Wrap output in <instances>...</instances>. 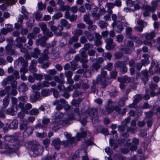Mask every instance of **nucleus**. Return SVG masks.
<instances>
[{"label":"nucleus","instance_id":"nucleus-1","mask_svg":"<svg viewBox=\"0 0 160 160\" xmlns=\"http://www.w3.org/2000/svg\"><path fill=\"white\" fill-rule=\"evenodd\" d=\"M66 140L61 142L58 138H56L52 142V145L55 149L58 150L60 148V146L62 145L65 147H70L73 144L76 143L75 137H72V135L67 132L64 133Z\"/></svg>","mask_w":160,"mask_h":160},{"label":"nucleus","instance_id":"nucleus-2","mask_svg":"<svg viewBox=\"0 0 160 160\" xmlns=\"http://www.w3.org/2000/svg\"><path fill=\"white\" fill-rule=\"evenodd\" d=\"M105 109L108 114L112 113L114 110L119 114L123 115L125 114L126 112V108L122 110L119 106L115 105V102L110 99H109L107 101V104L105 106Z\"/></svg>","mask_w":160,"mask_h":160},{"label":"nucleus","instance_id":"nucleus-3","mask_svg":"<svg viewBox=\"0 0 160 160\" xmlns=\"http://www.w3.org/2000/svg\"><path fill=\"white\" fill-rule=\"evenodd\" d=\"M38 26L41 28L44 35L42 37V38L44 40H47L48 37H51L53 36L52 33L49 31L47 27L46 24L43 22L39 23Z\"/></svg>","mask_w":160,"mask_h":160},{"label":"nucleus","instance_id":"nucleus-4","mask_svg":"<svg viewBox=\"0 0 160 160\" xmlns=\"http://www.w3.org/2000/svg\"><path fill=\"white\" fill-rule=\"evenodd\" d=\"M151 4L152 6L148 5L144 7V8L145 10L143 12L144 17H146L149 16L150 15L149 12L153 13L155 11L158 4L156 2H152Z\"/></svg>","mask_w":160,"mask_h":160},{"label":"nucleus","instance_id":"nucleus-5","mask_svg":"<svg viewBox=\"0 0 160 160\" xmlns=\"http://www.w3.org/2000/svg\"><path fill=\"white\" fill-rule=\"evenodd\" d=\"M19 127L21 130H24V133L26 132L28 135L31 134L33 132V130L31 127L28 126V121L25 119L21 121Z\"/></svg>","mask_w":160,"mask_h":160},{"label":"nucleus","instance_id":"nucleus-6","mask_svg":"<svg viewBox=\"0 0 160 160\" xmlns=\"http://www.w3.org/2000/svg\"><path fill=\"white\" fill-rule=\"evenodd\" d=\"M142 37H144L145 40L144 42L145 45H148L151 44V41L156 37V33L154 31H152L150 33L146 32L143 34H141Z\"/></svg>","mask_w":160,"mask_h":160},{"label":"nucleus","instance_id":"nucleus-7","mask_svg":"<svg viewBox=\"0 0 160 160\" xmlns=\"http://www.w3.org/2000/svg\"><path fill=\"white\" fill-rule=\"evenodd\" d=\"M126 65V62L125 61H118L115 63L114 66L116 68H119L120 71L122 72L125 73L128 70Z\"/></svg>","mask_w":160,"mask_h":160},{"label":"nucleus","instance_id":"nucleus-8","mask_svg":"<svg viewBox=\"0 0 160 160\" xmlns=\"http://www.w3.org/2000/svg\"><path fill=\"white\" fill-rule=\"evenodd\" d=\"M88 115L92 120V122H97L98 121V115L97 109H90L88 111Z\"/></svg>","mask_w":160,"mask_h":160},{"label":"nucleus","instance_id":"nucleus-9","mask_svg":"<svg viewBox=\"0 0 160 160\" xmlns=\"http://www.w3.org/2000/svg\"><path fill=\"white\" fill-rule=\"evenodd\" d=\"M31 149L34 153L38 155L41 154L43 150L42 147L38 144L32 145Z\"/></svg>","mask_w":160,"mask_h":160},{"label":"nucleus","instance_id":"nucleus-10","mask_svg":"<svg viewBox=\"0 0 160 160\" xmlns=\"http://www.w3.org/2000/svg\"><path fill=\"white\" fill-rule=\"evenodd\" d=\"M26 41V38L24 37H18L15 40V45L18 48H21L23 46V43Z\"/></svg>","mask_w":160,"mask_h":160},{"label":"nucleus","instance_id":"nucleus-11","mask_svg":"<svg viewBox=\"0 0 160 160\" xmlns=\"http://www.w3.org/2000/svg\"><path fill=\"white\" fill-rule=\"evenodd\" d=\"M159 65L157 61L152 60V62L151 66L149 69V72L150 74L153 75L157 72L158 70V67Z\"/></svg>","mask_w":160,"mask_h":160},{"label":"nucleus","instance_id":"nucleus-12","mask_svg":"<svg viewBox=\"0 0 160 160\" xmlns=\"http://www.w3.org/2000/svg\"><path fill=\"white\" fill-rule=\"evenodd\" d=\"M0 148H4L5 150L3 151H1V153H4L5 152L11 153L13 151L12 149L8 146L7 143L4 142H2L1 141H0Z\"/></svg>","mask_w":160,"mask_h":160},{"label":"nucleus","instance_id":"nucleus-13","mask_svg":"<svg viewBox=\"0 0 160 160\" xmlns=\"http://www.w3.org/2000/svg\"><path fill=\"white\" fill-rule=\"evenodd\" d=\"M96 80V83L101 84L103 88H105L108 85L106 79L103 78L100 75H98Z\"/></svg>","mask_w":160,"mask_h":160},{"label":"nucleus","instance_id":"nucleus-14","mask_svg":"<svg viewBox=\"0 0 160 160\" xmlns=\"http://www.w3.org/2000/svg\"><path fill=\"white\" fill-rule=\"evenodd\" d=\"M139 141L138 139L134 138L132 140V143L133 144L130 146V149L131 151H135L137 148L138 145L139 144Z\"/></svg>","mask_w":160,"mask_h":160},{"label":"nucleus","instance_id":"nucleus-15","mask_svg":"<svg viewBox=\"0 0 160 160\" xmlns=\"http://www.w3.org/2000/svg\"><path fill=\"white\" fill-rule=\"evenodd\" d=\"M106 43V49L108 50H111L113 45V39L111 38H109L105 40Z\"/></svg>","mask_w":160,"mask_h":160},{"label":"nucleus","instance_id":"nucleus-16","mask_svg":"<svg viewBox=\"0 0 160 160\" xmlns=\"http://www.w3.org/2000/svg\"><path fill=\"white\" fill-rule=\"evenodd\" d=\"M18 122L16 119L13 120L9 124L8 128L10 129H16L18 127Z\"/></svg>","mask_w":160,"mask_h":160},{"label":"nucleus","instance_id":"nucleus-17","mask_svg":"<svg viewBox=\"0 0 160 160\" xmlns=\"http://www.w3.org/2000/svg\"><path fill=\"white\" fill-rule=\"evenodd\" d=\"M11 87L10 86L6 87L4 89L0 91V96L3 97L5 94H7L8 95L10 94Z\"/></svg>","mask_w":160,"mask_h":160},{"label":"nucleus","instance_id":"nucleus-18","mask_svg":"<svg viewBox=\"0 0 160 160\" xmlns=\"http://www.w3.org/2000/svg\"><path fill=\"white\" fill-rule=\"evenodd\" d=\"M73 119L78 120H79V118H76L75 117H74L73 115L71 114L69 116L67 119L64 120L63 121V122L66 124H69L72 123V121Z\"/></svg>","mask_w":160,"mask_h":160},{"label":"nucleus","instance_id":"nucleus-19","mask_svg":"<svg viewBox=\"0 0 160 160\" xmlns=\"http://www.w3.org/2000/svg\"><path fill=\"white\" fill-rule=\"evenodd\" d=\"M18 138L17 136H6L4 137L5 140L7 142H13L18 140Z\"/></svg>","mask_w":160,"mask_h":160},{"label":"nucleus","instance_id":"nucleus-20","mask_svg":"<svg viewBox=\"0 0 160 160\" xmlns=\"http://www.w3.org/2000/svg\"><path fill=\"white\" fill-rule=\"evenodd\" d=\"M13 79V77L11 75L8 76L6 78H4L1 82L2 85L5 86L9 83V82L12 81Z\"/></svg>","mask_w":160,"mask_h":160},{"label":"nucleus","instance_id":"nucleus-21","mask_svg":"<svg viewBox=\"0 0 160 160\" xmlns=\"http://www.w3.org/2000/svg\"><path fill=\"white\" fill-rule=\"evenodd\" d=\"M116 25L117 26V29L116 30L117 32L118 33L121 32L123 29L122 25L121 23L118 24L117 23L116 24V22H114L112 24V26L113 28H114L115 27Z\"/></svg>","mask_w":160,"mask_h":160},{"label":"nucleus","instance_id":"nucleus-22","mask_svg":"<svg viewBox=\"0 0 160 160\" xmlns=\"http://www.w3.org/2000/svg\"><path fill=\"white\" fill-rule=\"evenodd\" d=\"M6 52L9 55H12L15 53L14 50L12 48L11 45H8L5 47Z\"/></svg>","mask_w":160,"mask_h":160},{"label":"nucleus","instance_id":"nucleus-23","mask_svg":"<svg viewBox=\"0 0 160 160\" xmlns=\"http://www.w3.org/2000/svg\"><path fill=\"white\" fill-rule=\"evenodd\" d=\"M118 81L121 82L128 83L131 81V79L129 77L125 76L123 78H118Z\"/></svg>","mask_w":160,"mask_h":160},{"label":"nucleus","instance_id":"nucleus-24","mask_svg":"<svg viewBox=\"0 0 160 160\" xmlns=\"http://www.w3.org/2000/svg\"><path fill=\"white\" fill-rule=\"evenodd\" d=\"M60 23L63 27H65L66 28L69 29L71 26L70 23H68V21L65 19H62L60 20Z\"/></svg>","mask_w":160,"mask_h":160},{"label":"nucleus","instance_id":"nucleus-25","mask_svg":"<svg viewBox=\"0 0 160 160\" xmlns=\"http://www.w3.org/2000/svg\"><path fill=\"white\" fill-rule=\"evenodd\" d=\"M63 116L64 115L62 113L59 112L58 113H56V115L54 118V121H53V122L55 123L60 121Z\"/></svg>","mask_w":160,"mask_h":160},{"label":"nucleus","instance_id":"nucleus-26","mask_svg":"<svg viewBox=\"0 0 160 160\" xmlns=\"http://www.w3.org/2000/svg\"><path fill=\"white\" fill-rule=\"evenodd\" d=\"M84 34L89 41L93 40L94 37L92 33L88 31H85L83 32Z\"/></svg>","mask_w":160,"mask_h":160},{"label":"nucleus","instance_id":"nucleus-27","mask_svg":"<svg viewBox=\"0 0 160 160\" xmlns=\"http://www.w3.org/2000/svg\"><path fill=\"white\" fill-rule=\"evenodd\" d=\"M86 135V132L85 131L77 133L76 136V140L77 141H80L81 138H85Z\"/></svg>","mask_w":160,"mask_h":160},{"label":"nucleus","instance_id":"nucleus-28","mask_svg":"<svg viewBox=\"0 0 160 160\" xmlns=\"http://www.w3.org/2000/svg\"><path fill=\"white\" fill-rule=\"evenodd\" d=\"M40 95L39 92H36L35 93V95H34V97H31L30 101L32 102H34L37 101L38 99L40 98Z\"/></svg>","mask_w":160,"mask_h":160},{"label":"nucleus","instance_id":"nucleus-29","mask_svg":"<svg viewBox=\"0 0 160 160\" xmlns=\"http://www.w3.org/2000/svg\"><path fill=\"white\" fill-rule=\"evenodd\" d=\"M51 93V91L49 89H44L42 90L41 94L44 97L49 96Z\"/></svg>","mask_w":160,"mask_h":160},{"label":"nucleus","instance_id":"nucleus-30","mask_svg":"<svg viewBox=\"0 0 160 160\" xmlns=\"http://www.w3.org/2000/svg\"><path fill=\"white\" fill-rule=\"evenodd\" d=\"M52 105H56V109L57 111H59L62 109L63 108V106L60 103H59L58 101H55L52 103Z\"/></svg>","mask_w":160,"mask_h":160},{"label":"nucleus","instance_id":"nucleus-31","mask_svg":"<svg viewBox=\"0 0 160 160\" xmlns=\"http://www.w3.org/2000/svg\"><path fill=\"white\" fill-rule=\"evenodd\" d=\"M78 37L76 35H74L70 38L68 42V43L69 45H71L72 44L73 42L78 41Z\"/></svg>","mask_w":160,"mask_h":160},{"label":"nucleus","instance_id":"nucleus-32","mask_svg":"<svg viewBox=\"0 0 160 160\" xmlns=\"http://www.w3.org/2000/svg\"><path fill=\"white\" fill-rule=\"evenodd\" d=\"M128 99V96L122 98L118 101V105L120 106L123 107L125 105V102H126V100Z\"/></svg>","mask_w":160,"mask_h":160},{"label":"nucleus","instance_id":"nucleus-33","mask_svg":"<svg viewBox=\"0 0 160 160\" xmlns=\"http://www.w3.org/2000/svg\"><path fill=\"white\" fill-rule=\"evenodd\" d=\"M83 20L87 24H91L92 21L90 20V17L88 14H86L83 16Z\"/></svg>","mask_w":160,"mask_h":160},{"label":"nucleus","instance_id":"nucleus-34","mask_svg":"<svg viewBox=\"0 0 160 160\" xmlns=\"http://www.w3.org/2000/svg\"><path fill=\"white\" fill-rule=\"evenodd\" d=\"M19 90L20 91L24 92L28 89V88L26 84L23 83L19 86Z\"/></svg>","mask_w":160,"mask_h":160},{"label":"nucleus","instance_id":"nucleus-35","mask_svg":"<svg viewBox=\"0 0 160 160\" xmlns=\"http://www.w3.org/2000/svg\"><path fill=\"white\" fill-rule=\"evenodd\" d=\"M108 23L104 21H100L98 22V26L102 28H105L108 26Z\"/></svg>","mask_w":160,"mask_h":160},{"label":"nucleus","instance_id":"nucleus-36","mask_svg":"<svg viewBox=\"0 0 160 160\" xmlns=\"http://www.w3.org/2000/svg\"><path fill=\"white\" fill-rule=\"evenodd\" d=\"M33 76L35 79L41 81L43 79V76L41 74L34 73Z\"/></svg>","mask_w":160,"mask_h":160},{"label":"nucleus","instance_id":"nucleus-37","mask_svg":"<svg viewBox=\"0 0 160 160\" xmlns=\"http://www.w3.org/2000/svg\"><path fill=\"white\" fill-rule=\"evenodd\" d=\"M28 66L27 63H25L22 68L20 70V72L21 74H25L28 71V69L26 68Z\"/></svg>","mask_w":160,"mask_h":160},{"label":"nucleus","instance_id":"nucleus-38","mask_svg":"<svg viewBox=\"0 0 160 160\" xmlns=\"http://www.w3.org/2000/svg\"><path fill=\"white\" fill-rule=\"evenodd\" d=\"M38 9L39 10L42 11L46 8V5L45 4H43L41 2H39L38 3Z\"/></svg>","mask_w":160,"mask_h":160},{"label":"nucleus","instance_id":"nucleus-39","mask_svg":"<svg viewBox=\"0 0 160 160\" xmlns=\"http://www.w3.org/2000/svg\"><path fill=\"white\" fill-rule=\"evenodd\" d=\"M39 113L38 109L36 108H33L29 111V113L32 115H37Z\"/></svg>","mask_w":160,"mask_h":160},{"label":"nucleus","instance_id":"nucleus-40","mask_svg":"<svg viewBox=\"0 0 160 160\" xmlns=\"http://www.w3.org/2000/svg\"><path fill=\"white\" fill-rule=\"evenodd\" d=\"M93 22L91 24H88V29L90 31H93L95 30L97 28V26L95 25H92Z\"/></svg>","mask_w":160,"mask_h":160},{"label":"nucleus","instance_id":"nucleus-41","mask_svg":"<svg viewBox=\"0 0 160 160\" xmlns=\"http://www.w3.org/2000/svg\"><path fill=\"white\" fill-rule=\"evenodd\" d=\"M40 52V51L39 49L38 48H36L34 49V52L32 53V55L35 58H37Z\"/></svg>","mask_w":160,"mask_h":160},{"label":"nucleus","instance_id":"nucleus-42","mask_svg":"<svg viewBox=\"0 0 160 160\" xmlns=\"http://www.w3.org/2000/svg\"><path fill=\"white\" fill-rule=\"evenodd\" d=\"M120 50L123 51L124 53L128 55L130 54L132 52V51L129 48H121Z\"/></svg>","mask_w":160,"mask_h":160},{"label":"nucleus","instance_id":"nucleus-43","mask_svg":"<svg viewBox=\"0 0 160 160\" xmlns=\"http://www.w3.org/2000/svg\"><path fill=\"white\" fill-rule=\"evenodd\" d=\"M134 98L133 102L134 103L137 104L141 100L142 97L140 95L137 94L134 96Z\"/></svg>","mask_w":160,"mask_h":160},{"label":"nucleus","instance_id":"nucleus-44","mask_svg":"<svg viewBox=\"0 0 160 160\" xmlns=\"http://www.w3.org/2000/svg\"><path fill=\"white\" fill-rule=\"evenodd\" d=\"M60 10L62 11H64L65 10L69 11L70 9V7L68 5H64L60 7Z\"/></svg>","mask_w":160,"mask_h":160},{"label":"nucleus","instance_id":"nucleus-45","mask_svg":"<svg viewBox=\"0 0 160 160\" xmlns=\"http://www.w3.org/2000/svg\"><path fill=\"white\" fill-rule=\"evenodd\" d=\"M92 67L93 69H95L97 71L100 68L101 65L96 62H95L92 65Z\"/></svg>","mask_w":160,"mask_h":160},{"label":"nucleus","instance_id":"nucleus-46","mask_svg":"<svg viewBox=\"0 0 160 160\" xmlns=\"http://www.w3.org/2000/svg\"><path fill=\"white\" fill-rule=\"evenodd\" d=\"M15 112V111H14L13 108V107L8 108L6 110V113L11 115H14Z\"/></svg>","mask_w":160,"mask_h":160},{"label":"nucleus","instance_id":"nucleus-47","mask_svg":"<svg viewBox=\"0 0 160 160\" xmlns=\"http://www.w3.org/2000/svg\"><path fill=\"white\" fill-rule=\"evenodd\" d=\"M124 43L125 46L129 47H132L134 46L133 42L131 41L124 40Z\"/></svg>","mask_w":160,"mask_h":160},{"label":"nucleus","instance_id":"nucleus-48","mask_svg":"<svg viewBox=\"0 0 160 160\" xmlns=\"http://www.w3.org/2000/svg\"><path fill=\"white\" fill-rule=\"evenodd\" d=\"M74 112L75 113L74 117H75L76 118H79V119L80 118L79 109V108H76L74 110Z\"/></svg>","mask_w":160,"mask_h":160},{"label":"nucleus","instance_id":"nucleus-49","mask_svg":"<svg viewBox=\"0 0 160 160\" xmlns=\"http://www.w3.org/2000/svg\"><path fill=\"white\" fill-rule=\"evenodd\" d=\"M9 103V99L7 97H5L3 99V105L4 108H6Z\"/></svg>","mask_w":160,"mask_h":160},{"label":"nucleus","instance_id":"nucleus-50","mask_svg":"<svg viewBox=\"0 0 160 160\" xmlns=\"http://www.w3.org/2000/svg\"><path fill=\"white\" fill-rule=\"evenodd\" d=\"M116 41L118 42H121L124 39V37L122 34L116 36Z\"/></svg>","mask_w":160,"mask_h":160},{"label":"nucleus","instance_id":"nucleus-51","mask_svg":"<svg viewBox=\"0 0 160 160\" xmlns=\"http://www.w3.org/2000/svg\"><path fill=\"white\" fill-rule=\"evenodd\" d=\"M102 56L104 58H106L109 60H110L111 59V58L112 57V55L109 52L103 53Z\"/></svg>","mask_w":160,"mask_h":160},{"label":"nucleus","instance_id":"nucleus-52","mask_svg":"<svg viewBox=\"0 0 160 160\" xmlns=\"http://www.w3.org/2000/svg\"><path fill=\"white\" fill-rule=\"evenodd\" d=\"M113 67L112 64L111 62H109L105 66L104 68L108 71H111Z\"/></svg>","mask_w":160,"mask_h":160},{"label":"nucleus","instance_id":"nucleus-53","mask_svg":"<svg viewBox=\"0 0 160 160\" xmlns=\"http://www.w3.org/2000/svg\"><path fill=\"white\" fill-rule=\"evenodd\" d=\"M62 14L61 12H58L54 15L53 18L54 19H58L62 17Z\"/></svg>","mask_w":160,"mask_h":160},{"label":"nucleus","instance_id":"nucleus-54","mask_svg":"<svg viewBox=\"0 0 160 160\" xmlns=\"http://www.w3.org/2000/svg\"><path fill=\"white\" fill-rule=\"evenodd\" d=\"M137 23L138 25L141 27H144V28L147 25V23L146 22H144L142 20L138 21Z\"/></svg>","mask_w":160,"mask_h":160},{"label":"nucleus","instance_id":"nucleus-55","mask_svg":"<svg viewBox=\"0 0 160 160\" xmlns=\"http://www.w3.org/2000/svg\"><path fill=\"white\" fill-rule=\"evenodd\" d=\"M54 79L55 81H56L58 83L61 84H63L64 83L63 79H62L59 78L58 76H56L54 77Z\"/></svg>","mask_w":160,"mask_h":160},{"label":"nucleus","instance_id":"nucleus-56","mask_svg":"<svg viewBox=\"0 0 160 160\" xmlns=\"http://www.w3.org/2000/svg\"><path fill=\"white\" fill-rule=\"evenodd\" d=\"M77 16L76 15L72 14L71 15L69 20L71 22L76 21L77 19Z\"/></svg>","mask_w":160,"mask_h":160},{"label":"nucleus","instance_id":"nucleus-57","mask_svg":"<svg viewBox=\"0 0 160 160\" xmlns=\"http://www.w3.org/2000/svg\"><path fill=\"white\" fill-rule=\"evenodd\" d=\"M123 56V52H116L115 55V58L118 59L121 58Z\"/></svg>","mask_w":160,"mask_h":160},{"label":"nucleus","instance_id":"nucleus-58","mask_svg":"<svg viewBox=\"0 0 160 160\" xmlns=\"http://www.w3.org/2000/svg\"><path fill=\"white\" fill-rule=\"evenodd\" d=\"M77 27L79 28L84 29L86 27V25L84 23L80 22L77 24Z\"/></svg>","mask_w":160,"mask_h":160},{"label":"nucleus","instance_id":"nucleus-59","mask_svg":"<svg viewBox=\"0 0 160 160\" xmlns=\"http://www.w3.org/2000/svg\"><path fill=\"white\" fill-rule=\"evenodd\" d=\"M9 32L10 30L9 29L3 28L1 30L0 32L3 35H6Z\"/></svg>","mask_w":160,"mask_h":160},{"label":"nucleus","instance_id":"nucleus-60","mask_svg":"<svg viewBox=\"0 0 160 160\" xmlns=\"http://www.w3.org/2000/svg\"><path fill=\"white\" fill-rule=\"evenodd\" d=\"M47 133L45 132H37L36 133L37 136L40 138H44L47 136Z\"/></svg>","mask_w":160,"mask_h":160},{"label":"nucleus","instance_id":"nucleus-61","mask_svg":"<svg viewBox=\"0 0 160 160\" xmlns=\"http://www.w3.org/2000/svg\"><path fill=\"white\" fill-rule=\"evenodd\" d=\"M50 122V120L49 118H43L42 119V123L44 125H47Z\"/></svg>","mask_w":160,"mask_h":160},{"label":"nucleus","instance_id":"nucleus-62","mask_svg":"<svg viewBox=\"0 0 160 160\" xmlns=\"http://www.w3.org/2000/svg\"><path fill=\"white\" fill-rule=\"evenodd\" d=\"M65 74L67 78H71L72 75V72L70 71H68L65 72Z\"/></svg>","mask_w":160,"mask_h":160},{"label":"nucleus","instance_id":"nucleus-63","mask_svg":"<svg viewBox=\"0 0 160 160\" xmlns=\"http://www.w3.org/2000/svg\"><path fill=\"white\" fill-rule=\"evenodd\" d=\"M158 85L157 84L153 83H151L149 85L150 89L152 90H154L157 88Z\"/></svg>","mask_w":160,"mask_h":160},{"label":"nucleus","instance_id":"nucleus-64","mask_svg":"<svg viewBox=\"0 0 160 160\" xmlns=\"http://www.w3.org/2000/svg\"><path fill=\"white\" fill-rule=\"evenodd\" d=\"M50 142V140L49 139L46 138L43 141V143L45 145L46 148L48 147V145Z\"/></svg>","mask_w":160,"mask_h":160}]
</instances>
